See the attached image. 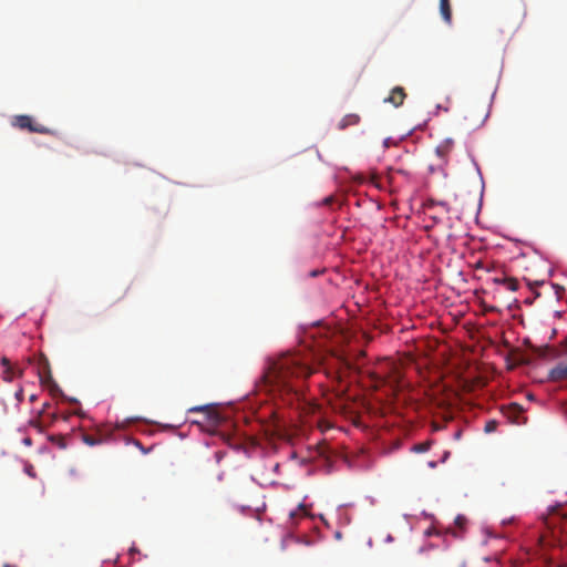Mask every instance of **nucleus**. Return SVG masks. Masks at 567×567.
Segmentation results:
<instances>
[{
  "label": "nucleus",
  "instance_id": "412c9836",
  "mask_svg": "<svg viewBox=\"0 0 567 567\" xmlns=\"http://www.w3.org/2000/svg\"><path fill=\"white\" fill-rule=\"evenodd\" d=\"M135 553H138V549H137V548H135V547H132V548L130 549V554H131V555H133V554H135Z\"/></svg>",
  "mask_w": 567,
  "mask_h": 567
},
{
  "label": "nucleus",
  "instance_id": "9d476101",
  "mask_svg": "<svg viewBox=\"0 0 567 567\" xmlns=\"http://www.w3.org/2000/svg\"><path fill=\"white\" fill-rule=\"evenodd\" d=\"M494 282L504 286L511 291H516L519 287L518 280L513 277L495 278Z\"/></svg>",
  "mask_w": 567,
  "mask_h": 567
},
{
  "label": "nucleus",
  "instance_id": "b1692460",
  "mask_svg": "<svg viewBox=\"0 0 567 567\" xmlns=\"http://www.w3.org/2000/svg\"><path fill=\"white\" fill-rule=\"evenodd\" d=\"M48 406H49V403H45V404L43 405V410H42V412H44V410H45V409H48Z\"/></svg>",
  "mask_w": 567,
  "mask_h": 567
},
{
  "label": "nucleus",
  "instance_id": "ddd939ff",
  "mask_svg": "<svg viewBox=\"0 0 567 567\" xmlns=\"http://www.w3.org/2000/svg\"><path fill=\"white\" fill-rule=\"evenodd\" d=\"M82 441L89 446H94L102 442L101 439L95 437L94 435H91V434H83Z\"/></svg>",
  "mask_w": 567,
  "mask_h": 567
},
{
  "label": "nucleus",
  "instance_id": "a211bd4d",
  "mask_svg": "<svg viewBox=\"0 0 567 567\" xmlns=\"http://www.w3.org/2000/svg\"><path fill=\"white\" fill-rule=\"evenodd\" d=\"M332 202H333V197H332V196L326 197V198L323 199V204H324V205H330Z\"/></svg>",
  "mask_w": 567,
  "mask_h": 567
},
{
  "label": "nucleus",
  "instance_id": "2eb2a0df",
  "mask_svg": "<svg viewBox=\"0 0 567 567\" xmlns=\"http://www.w3.org/2000/svg\"><path fill=\"white\" fill-rule=\"evenodd\" d=\"M301 514H306L303 505H300L298 509L290 512L289 517L291 520H295L296 517L300 516Z\"/></svg>",
  "mask_w": 567,
  "mask_h": 567
},
{
  "label": "nucleus",
  "instance_id": "39448f33",
  "mask_svg": "<svg viewBox=\"0 0 567 567\" xmlns=\"http://www.w3.org/2000/svg\"><path fill=\"white\" fill-rule=\"evenodd\" d=\"M548 379L553 382H560L567 380V363L559 362L548 373Z\"/></svg>",
  "mask_w": 567,
  "mask_h": 567
},
{
  "label": "nucleus",
  "instance_id": "4468645a",
  "mask_svg": "<svg viewBox=\"0 0 567 567\" xmlns=\"http://www.w3.org/2000/svg\"><path fill=\"white\" fill-rule=\"evenodd\" d=\"M498 422L496 420H489L485 423L484 432L485 433H493L497 430Z\"/></svg>",
  "mask_w": 567,
  "mask_h": 567
},
{
  "label": "nucleus",
  "instance_id": "f3484780",
  "mask_svg": "<svg viewBox=\"0 0 567 567\" xmlns=\"http://www.w3.org/2000/svg\"><path fill=\"white\" fill-rule=\"evenodd\" d=\"M466 523V518L462 515H458L456 518H455V524L460 527V528H463L464 524Z\"/></svg>",
  "mask_w": 567,
  "mask_h": 567
},
{
  "label": "nucleus",
  "instance_id": "1a4fd4ad",
  "mask_svg": "<svg viewBox=\"0 0 567 567\" xmlns=\"http://www.w3.org/2000/svg\"><path fill=\"white\" fill-rule=\"evenodd\" d=\"M453 140L446 138L436 146L435 153L437 154L439 157L445 158L453 150Z\"/></svg>",
  "mask_w": 567,
  "mask_h": 567
},
{
  "label": "nucleus",
  "instance_id": "4be33fe9",
  "mask_svg": "<svg viewBox=\"0 0 567 567\" xmlns=\"http://www.w3.org/2000/svg\"><path fill=\"white\" fill-rule=\"evenodd\" d=\"M319 274H320V271H318V270H313V271H311V272H310V276L316 277V276H318Z\"/></svg>",
  "mask_w": 567,
  "mask_h": 567
},
{
  "label": "nucleus",
  "instance_id": "6ab92c4d",
  "mask_svg": "<svg viewBox=\"0 0 567 567\" xmlns=\"http://www.w3.org/2000/svg\"><path fill=\"white\" fill-rule=\"evenodd\" d=\"M558 511H559V507H558V506H556V507H553V508L550 509V513H551V515L554 516V515L558 514Z\"/></svg>",
  "mask_w": 567,
  "mask_h": 567
},
{
  "label": "nucleus",
  "instance_id": "5701e85b",
  "mask_svg": "<svg viewBox=\"0 0 567 567\" xmlns=\"http://www.w3.org/2000/svg\"><path fill=\"white\" fill-rule=\"evenodd\" d=\"M24 444L27 445H31V440L28 437V439H24Z\"/></svg>",
  "mask_w": 567,
  "mask_h": 567
},
{
  "label": "nucleus",
  "instance_id": "6e6552de",
  "mask_svg": "<svg viewBox=\"0 0 567 567\" xmlns=\"http://www.w3.org/2000/svg\"><path fill=\"white\" fill-rule=\"evenodd\" d=\"M189 411L190 412H206L207 417L212 423L218 424L220 422V415L208 405L196 406V408L190 409Z\"/></svg>",
  "mask_w": 567,
  "mask_h": 567
},
{
  "label": "nucleus",
  "instance_id": "9b49d317",
  "mask_svg": "<svg viewBox=\"0 0 567 567\" xmlns=\"http://www.w3.org/2000/svg\"><path fill=\"white\" fill-rule=\"evenodd\" d=\"M440 13L446 23L452 21V9L450 0H440Z\"/></svg>",
  "mask_w": 567,
  "mask_h": 567
},
{
  "label": "nucleus",
  "instance_id": "dca6fc26",
  "mask_svg": "<svg viewBox=\"0 0 567 567\" xmlns=\"http://www.w3.org/2000/svg\"><path fill=\"white\" fill-rule=\"evenodd\" d=\"M371 377H372V379L375 381V383L378 385L379 384H384L386 382V380L383 377L379 375L378 373L373 372V373H371Z\"/></svg>",
  "mask_w": 567,
  "mask_h": 567
},
{
  "label": "nucleus",
  "instance_id": "7ed1b4c3",
  "mask_svg": "<svg viewBox=\"0 0 567 567\" xmlns=\"http://www.w3.org/2000/svg\"><path fill=\"white\" fill-rule=\"evenodd\" d=\"M1 364L4 368L2 379L6 382H11L16 377H21L23 374V370L12 365L7 357L1 359Z\"/></svg>",
  "mask_w": 567,
  "mask_h": 567
},
{
  "label": "nucleus",
  "instance_id": "0eeeda50",
  "mask_svg": "<svg viewBox=\"0 0 567 567\" xmlns=\"http://www.w3.org/2000/svg\"><path fill=\"white\" fill-rule=\"evenodd\" d=\"M361 121V117L359 114L355 113H349L346 114L337 124V128L339 131H344L349 127L357 126Z\"/></svg>",
  "mask_w": 567,
  "mask_h": 567
},
{
  "label": "nucleus",
  "instance_id": "aec40b11",
  "mask_svg": "<svg viewBox=\"0 0 567 567\" xmlns=\"http://www.w3.org/2000/svg\"><path fill=\"white\" fill-rule=\"evenodd\" d=\"M22 395H23L22 390H20V391L17 393V398H18V400H19V401H21V400H22Z\"/></svg>",
  "mask_w": 567,
  "mask_h": 567
},
{
  "label": "nucleus",
  "instance_id": "a878e982",
  "mask_svg": "<svg viewBox=\"0 0 567 567\" xmlns=\"http://www.w3.org/2000/svg\"><path fill=\"white\" fill-rule=\"evenodd\" d=\"M34 400H35V395H31L30 401H34Z\"/></svg>",
  "mask_w": 567,
  "mask_h": 567
},
{
  "label": "nucleus",
  "instance_id": "423d86ee",
  "mask_svg": "<svg viewBox=\"0 0 567 567\" xmlns=\"http://www.w3.org/2000/svg\"><path fill=\"white\" fill-rule=\"evenodd\" d=\"M406 97L405 91L402 86H395L390 95L384 99L385 103H391L395 107H399L403 104L404 100Z\"/></svg>",
  "mask_w": 567,
  "mask_h": 567
},
{
  "label": "nucleus",
  "instance_id": "f257e3e1",
  "mask_svg": "<svg viewBox=\"0 0 567 567\" xmlns=\"http://www.w3.org/2000/svg\"><path fill=\"white\" fill-rule=\"evenodd\" d=\"M307 355L286 353L274 360L264 374L267 390L292 404L303 393V381L313 373Z\"/></svg>",
  "mask_w": 567,
  "mask_h": 567
},
{
  "label": "nucleus",
  "instance_id": "393cba45",
  "mask_svg": "<svg viewBox=\"0 0 567 567\" xmlns=\"http://www.w3.org/2000/svg\"><path fill=\"white\" fill-rule=\"evenodd\" d=\"M457 567H465V564H464V563H460V564L457 565Z\"/></svg>",
  "mask_w": 567,
  "mask_h": 567
},
{
  "label": "nucleus",
  "instance_id": "f8f14e48",
  "mask_svg": "<svg viewBox=\"0 0 567 567\" xmlns=\"http://www.w3.org/2000/svg\"><path fill=\"white\" fill-rule=\"evenodd\" d=\"M431 444H432L431 441H425V442H422V443L414 444L412 446V451L415 452V453H424V452L430 450Z\"/></svg>",
  "mask_w": 567,
  "mask_h": 567
},
{
  "label": "nucleus",
  "instance_id": "20e7f679",
  "mask_svg": "<svg viewBox=\"0 0 567 567\" xmlns=\"http://www.w3.org/2000/svg\"><path fill=\"white\" fill-rule=\"evenodd\" d=\"M523 412H524L523 408L517 403H512V404L507 405L506 408H504V410H503L504 415L511 422L516 423V424L523 423L520 421Z\"/></svg>",
  "mask_w": 567,
  "mask_h": 567
},
{
  "label": "nucleus",
  "instance_id": "bb28decb",
  "mask_svg": "<svg viewBox=\"0 0 567 567\" xmlns=\"http://www.w3.org/2000/svg\"><path fill=\"white\" fill-rule=\"evenodd\" d=\"M342 362H343V364H346V365H347V368H349V364H348V362H347V361L342 360Z\"/></svg>",
  "mask_w": 567,
  "mask_h": 567
},
{
  "label": "nucleus",
  "instance_id": "f03ea898",
  "mask_svg": "<svg viewBox=\"0 0 567 567\" xmlns=\"http://www.w3.org/2000/svg\"><path fill=\"white\" fill-rule=\"evenodd\" d=\"M12 125L20 128L27 130L32 133L40 134H52V131L41 124L34 123L33 118L29 115H17L13 117Z\"/></svg>",
  "mask_w": 567,
  "mask_h": 567
}]
</instances>
